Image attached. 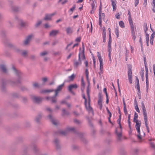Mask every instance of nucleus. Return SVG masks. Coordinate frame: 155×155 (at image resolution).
Returning <instances> with one entry per match:
<instances>
[{"instance_id": "16", "label": "nucleus", "mask_w": 155, "mask_h": 155, "mask_svg": "<svg viewBox=\"0 0 155 155\" xmlns=\"http://www.w3.org/2000/svg\"><path fill=\"white\" fill-rule=\"evenodd\" d=\"M11 9L12 11L15 12H18L20 10V7L15 6H12Z\"/></svg>"}, {"instance_id": "50", "label": "nucleus", "mask_w": 155, "mask_h": 155, "mask_svg": "<svg viewBox=\"0 0 155 155\" xmlns=\"http://www.w3.org/2000/svg\"><path fill=\"white\" fill-rule=\"evenodd\" d=\"M78 146L76 145H72V148L74 150H76L78 149Z\"/></svg>"}, {"instance_id": "29", "label": "nucleus", "mask_w": 155, "mask_h": 155, "mask_svg": "<svg viewBox=\"0 0 155 155\" xmlns=\"http://www.w3.org/2000/svg\"><path fill=\"white\" fill-rule=\"evenodd\" d=\"M144 120L146 127V128H148V126L147 116H144Z\"/></svg>"}, {"instance_id": "7", "label": "nucleus", "mask_w": 155, "mask_h": 155, "mask_svg": "<svg viewBox=\"0 0 155 155\" xmlns=\"http://www.w3.org/2000/svg\"><path fill=\"white\" fill-rule=\"evenodd\" d=\"M81 53H80L78 55V60L77 61L76 60H74V65L75 67H77L78 66L80 65L81 64V60L80 55Z\"/></svg>"}, {"instance_id": "12", "label": "nucleus", "mask_w": 155, "mask_h": 155, "mask_svg": "<svg viewBox=\"0 0 155 155\" xmlns=\"http://www.w3.org/2000/svg\"><path fill=\"white\" fill-rule=\"evenodd\" d=\"M48 117L53 124L55 125H57V122L51 114H49Z\"/></svg>"}, {"instance_id": "21", "label": "nucleus", "mask_w": 155, "mask_h": 155, "mask_svg": "<svg viewBox=\"0 0 155 155\" xmlns=\"http://www.w3.org/2000/svg\"><path fill=\"white\" fill-rule=\"evenodd\" d=\"M116 134L117 135V140H120L121 139L122 136L121 131L120 133H118L117 129L115 130Z\"/></svg>"}, {"instance_id": "19", "label": "nucleus", "mask_w": 155, "mask_h": 155, "mask_svg": "<svg viewBox=\"0 0 155 155\" xmlns=\"http://www.w3.org/2000/svg\"><path fill=\"white\" fill-rule=\"evenodd\" d=\"M141 106L143 116H147L146 108L143 102L141 103Z\"/></svg>"}, {"instance_id": "11", "label": "nucleus", "mask_w": 155, "mask_h": 155, "mask_svg": "<svg viewBox=\"0 0 155 155\" xmlns=\"http://www.w3.org/2000/svg\"><path fill=\"white\" fill-rule=\"evenodd\" d=\"M64 83H63V84L58 86L56 90L55 91V96H56L59 93L60 91L62 89V88L64 86Z\"/></svg>"}, {"instance_id": "63", "label": "nucleus", "mask_w": 155, "mask_h": 155, "mask_svg": "<svg viewBox=\"0 0 155 155\" xmlns=\"http://www.w3.org/2000/svg\"><path fill=\"white\" fill-rule=\"evenodd\" d=\"M128 20L130 25L133 24V21L131 18H128Z\"/></svg>"}, {"instance_id": "48", "label": "nucleus", "mask_w": 155, "mask_h": 155, "mask_svg": "<svg viewBox=\"0 0 155 155\" xmlns=\"http://www.w3.org/2000/svg\"><path fill=\"white\" fill-rule=\"evenodd\" d=\"M21 19L19 18L17 16H15L14 17V20L13 21H17L18 22L19 21V20H21Z\"/></svg>"}, {"instance_id": "8", "label": "nucleus", "mask_w": 155, "mask_h": 155, "mask_svg": "<svg viewBox=\"0 0 155 155\" xmlns=\"http://www.w3.org/2000/svg\"><path fill=\"white\" fill-rule=\"evenodd\" d=\"M33 37L32 35H28L24 41V45H28L30 41L31 40V38Z\"/></svg>"}, {"instance_id": "54", "label": "nucleus", "mask_w": 155, "mask_h": 155, "mask_svg": "<svg viewBox=\"0 0 155 155\" xmlns=\"http://www.w3.org/2000/svg\"><path fill=\"white\" fill-rule=\"evenodd\" d=\"M74 122L75 123L77 124H80L81 123V122L80 120H78L77 119H74Z\"/></svg>"}, {"instance_id": "33", "label": "nucleus", "mask_w": 155, "mask_h": 155, "mask_svg": "<svg viewBox=\"0 0 155 155\" xmlns=\"http://www.w3.org/2000/svg\"><path fill=\"white\" fill-rule=\"evenodd\" d=\"M62 111L63 112V114L62 115L64 116L65 115H68L69 114V112L65 110L64 109H62Z\"/></svg>"}, {"instance_id": "35", "label": "nucleus", "mask_w": 155, "mask_h": 155, "mask_svg": "<svg viewBox=\"0 0 155 155\" xmlns=\"http://www.w3.org/2000/svg\"><path fill=\"white\" fill-rule=\"evenodd\" d=\"M85 74L86 76V79H87V81H88V83H89V81H88V74H89V72H88V69H87V68H86L85 69Z\"/></svg>"}, {"instance_id": "27", "label": "nucleus", "mask_w": 155, "mask_h": 155, "mask_svg": "<svg viewBox=\"0 0 155 155\" xmlns=\"http://www.w3.org/2000/svg\"><path fill=\"white\" fill-rule=\"evenodd\" d=\"M42 116V114H39L38 116H37L35 118V121L38 123L39 122V120L41 118Z\"/></svg>"}, {"instance_id": "4", "label": "nucleus", "mask_w": 155, "mask_h": 155, "mask_svg": "<svg viewBox=\"0 0 155 155\" xmlns=\"http://www.w3.org/2000/svg\"><path fill=\"white\" fill-rule=\"evenodd\" d=\"M31 98L34 102L38 104L41 103L44 99L42 97L34 95H31Z\"/></svg>"}, {"instance_id": "23", "label": "nucleus", "mask_w": 155, "mask_h": 155, "mask_svg": "<svg viewBox=\"0 0 155 155\" xmlns=\"http://www.w3.org/2000/svg\"><path fill=\"white\" fill-rule=\"evenodd\" d=\"M111 39H109V41L108 42V52H111Z\"/></svg>"}, {"instance_id": "2", "label": "nucleus", "mask_w": 155, "mask_h": 155, "mask_svg": "<svg viewBox=\"0 0 155 155\" xmlns=\"http://www.w3.org/2000/svg\"><path fill=\"white\" fill-rule=\"evenodd\" d=\"M89 86H88V87H87V97L88 98V106H87V99L85 97L84 95H83V98L84 99L85 101H84V104L85 106V107L87 110L89 111H91L92 112V113H93V111L92 110V108L91 107L90 105V94H89Z\"/></svg>"}, {"instance_id": "49", "label": "nucleus", "mask_w": 155, "mask_h": 155, "mask_svg": "<svg viewBox=\"0 0 155 155\" xmlns=\"http://www.w3.org/2000/svg\"><path fill=\"white\" fill-rule=\"evenodd\" d=\"M100 69L101 71L102 69H103V61L100 62Z\"/></svg>"}, {"instance_id": "43", "label": "nucleus", "mask_w": 155, "mask_h": 155, "mask_svg": "<svg viewBox=\"0 0 155 155\" xmlns=\"http://www.w3.org/2000/svg\"><path fill=\"white\" fill-rule=\"evenodd\" d=\"M136 101V106H135V109L137 111L138 113L140 112V110L138 107V105H137V102L136 101V100H135Z\"/></svg>"}, {"instance_id": "51", "label": "nucleus", "mask_w": 155, "mask_h": 155, "mask_svg": "<svg viewBox=\"0 0 155 155\" xmlns=\"http://www.w3.org/2000/svg\"><path fill=\"white\" fill-rule=\"evenodd\" d=\"M134 122H135L136 123V125H141V122L140 121H138L137 120V119L136 120V121H134Z\"/></svg>"}, {"instance_id": "24", "label": "nucleus", "mask_w": 155, "mask_h": 155, "mask_svg": "<svg viewBox=\"0 0 155 155\" xmlns=\"http://www.w3.org/2000/svg\"><path fill=\"white\" fill-rule=\"evenodd\" d=\"M111 1L112 2V5L113 7V10L114 11L116 9V5L115 2L113 0H112Z\"/></svg>"}, {"instance_id": "62", "label": "nucleus", "mask_w": 155, "mask_h": 155, "mask_svg": "<svg viewBox=\"0 0 155 155\" xmlns=\"http://www.w3.org/2000/svg\"><path fill=\"white\" fill-rule=\"evenodd\" d=\"M75 5H74L73 7L72 8H71L69 10V11H71V12H73L74 10L75 9Z\"/></svg>"}, {"instance_id": "39", "label": "nucleus", "mask_w": 155, "mask_h": 155, "mask_svg": "<svg viewBox=\"0 0 155 155\" xmlns=\"http://www.w3.org/2000/svg\"><path fill=\"white\" fill-rule=\"evenodd\" d=\"M97 57L99 60V62L103 61V59L101 58V54L99 52H97Z\"/></svg>"}, {"instance_id": "20", "label": "nucleus", "mask_w": 155, "mask_h": 155, "mask_svg": "<svg viewBox=\"0 0 155 155\" xmlns=\"http://www.w3.org/2000/svg\"><path fill=\"white\" fill-rule=\"evenodd\" d=\"M67 34L68 35L71 34L73 32L72 28L70 27H67L66 29Z\"/></svg>"}, {"instance_id": "55", "label": "nucleus", "mask_w": 155, "mask_h": 155, "mask_svg": "<svg viewBox=\"0 0 155 155\" xmlns=\"http://www.w3.org/2000/svg\"><path fill=\"white\" fill-rule=\"evenodd\" d=\"M13 21L12 22L11 21H9L8 23L9 24V26L11 27H13Z\"/></svg>"}, {"instance_id": "5", "label": "nucleus", "mask_w": 155, "mask_h": 155, "mask_svg": "<svg viewBox=\"0 0 155 155\" xmlns=\"http://www.w3.org/2000/svg\"><path fill=\"white\" fill-rule=\"evenodd\" d=\"M128 80L129 83L130 84H132V67L131 66L128 65Z\"/></svg>"}, {"instance_id": "17", "label": "nucleus", "mask_w": 155, "mask_h": 155, "mask_svg": "<svg viewBox=\"0 0 155 155\" xmlns=\"http://www.w3.org/2000/svg\"><path fill=\"white\" fill-rule=\"evenodd\" d=\"M54 143L56 148L58 149H59L60 148V146L58 140L57 138L55 139L54 140Z\"/></svg>"}, {"instance_id": "22", "label": "nucleus", "mask_w": 155, "mask_h": 155, "mask_svg": "<svg viewBox=\"0 0 155 155\" xmlns=\"http://www.w3.org/2000/svg\"><path fill=\"white\" fill-rule=\"evenodd\" d=\"M28 148L27 146L24 147L23 149V154L22 155H28L27 153L28 150Z\"/></svg>"}, {"instance_id": "31", "label": "nucleus", "mask_w": 155, "mask_h": 155, "mask_svg": "<svg viewBox=\"0 0 155 155\" xmlns=\"http://www.w3.org/2000/svg\"><path fill=\"white\" fill-rule=\"evenodd\" d=\"M48 54V52L46 51H44L41 52L40 55L41 57H44Z\"/></svg>"}, {"instance_id": "57", "label": "nucleus", "mask_w": 155, "mask_h": 155, "mask_svg": "<svg viewBox=\"0 0 155 155\" xmlns=\"http://www.w3.org/2000/svg\"><path fill=\"white\" fill-rule=\"evenodd\" d=\"M106 110H107V113L109 114V116H110V117H111V115H112V114L111 113H110V112L109 111V110L108 108L107 107L106 108Z\"/></svg>"}, {"instance_id": "60", "label": "nucleus", "mask_w": 155, "mask_h": 155, "mask_svg": "<svg viewBox=\"0 0 155 155\" xmlns=\"http://www.w3.org/2000/svg\"><path fill=\"white\" fill-rule=\"evenodd\" d=\"M116 18L117 19H119L120 18V14L119 13H117L115 15Z\"/></svg>"}, {"instance_id": "1", "label": "nucleus", "mask_w": 155, "mask_h": 155, "mask_svg": "<svg viewBox=\"0 0 155 155\" xmlns=\"http://www.w3.org/2000/svg\"><path fill=\"white\" fill-rule=\"evenodd\" d=\"M12 70L13 73L17 77V81H15L11 79L6 80L5 79H2L1 80L0 89L2 92H4L6 91V86L8 84H9L12 86H15L21 83L22 73L20 71L17 70L13 66L12 67Z\"/></svg>"}, {"instance_id": "25", "label": "nucleus", "mask_w": 155, "mask_h": 155, "mask_svg": "<svg viewBox=\"0 0 155 155\" xmlns=\"http://www.w3.org/2000/svg\"><path fill=\"white\" fill-rule=\"evenodd\" d=\"M78 135L82 139V140L83 142L84 143H86L87 142V140H86L83 137V134L81 133H78Z\"/></svg>"}, {"instance_id": "41", "label": "nucleus", "mask_w": 155, "mask_h": 155, "mask_svg": "<svg viewBox=\"0 0 155 155\" xmlns=\"http://www.w3.org/2000/svg\"><path fill=\"white\" fill-rule=\"evenodd\" d=\"M143 27L144 28V32L145 33H146V31H147L148 29L147 25L146 23H144Z\"/></svg>"}, {"instance_id": "34", "label": "nucleus", "mask_w": 155, "mask_h": 155, "mask_svg": "<svg viewBox=\"0 0 155 155\" xmlns=\"http://www.w3.org/2000/svg\"><path fill=\"white\" fill-rule=\"evenodd\" d=\"M146 41L147 44V46H148L149 45V35L147 33H146Z\"/></svg>"}, {"instance_id": "59", "label": "nucleus", "mask_w": 155, "mask_h": 155, "mask_svg": "<svg viewBox=\"0 0 155 155\" xmlns=\"http://www.w3.org/2000/svg\"><path fill=\"white\" fill-rule=\"evenodd\" d=\"M143 60H144V62L145 67H147V62L146 61V59L145 57H143Z\"/></svg>"}, {"instance_id": "36", "label": "nucleus", "mask_w": 155, "mask_h": 155, "mask_svg": "<svg viewBox=\"0 0 155 155\" xmlns=\"http://www.w3.org/2000/svg\"><path fill=\"white\" fill-rule=\"evenodd\" d=\"M20 98L22 101L24 103H26L27 101V99L26 97L21 96Z\"/></svg>"}, {"instance_id": "30", "label": "nucleus", "mask_w": 155, "mask_h": 155, "mask_svg": "<svg viewBox=\"0 0 155 155\" xmlns=\"http://www.w3.org/2000/svg\"><path fill=\"white\" fill-rule=\"evenodd\" d=\"M51 18L49 14H46L45 15V16L44 18V19L45 20H51Z\"/></svg>"}, {"instance_id": "10", "label": "nucleus", "mask_w": 155, "mask_h": 155, "mask_svg": "<svg viewBox=\"0 0 155 155\" xmlns=\"http://www.w3.org/2000/svg\"><path fill=\"white\" fill-rule=\"evenodd\" d=\"M0 68L2 72L6 74L8 73V69L6 66L4 64H1L0 65Z\"/></svg>"}, {"instance_id": "52", "label": "nucleus", "mask_w": 155, "mask_h": 155, "mask_svg": "<svg viewBox=\"0 0 155 155\" xmlns=\"http://www.w3.org/2000/svg\"><path fill=\"white\" fill-rule=\"evenodd\" d=\"M155 35V31H153V33L152 34L150 37V39L153 40L154 37Z\"/></svg>"}, {"instance_id": "28", "label": "nucleus", "mask_w": 155, "mask_h": 155, "mask_svg": "<svg viewBox=\"0 0 155 155\" xmlns=\"http://www.w3.org/2000/svg\"><path fill=\"white\" fill-rule=\"evenodd\" d=\"M54 90H45L41 91H40L41 93H45L48 92H51L53 91Z\"/></svg>"}, {"instance_id": "64", "label": "nucleus", "mask_w": 155, "mask_h": 155, "mask_svg": "<svg viewBox=\"0 0 155 155\" xmlns=\"http://www.w3.org/2000/svg\"><path fill=\"white\" fill-rule=\"evenodd\" d=\"M36 56L35 55H31L30 56V58L31 60H34L35 59Z\"/></svg>"}, {"instance_id": "38", "label": "nucleus", "mask_w": 155, "mask_h": 155, "mask_svg": "<svg viewBox=\"0 0 155 155\" xmlns=\"http://www.w3.org/2000/svg\"><path fill=\"white\" fill-rule=\"evenodd\" d=\"M145 70L146 71V79H148V69L147 67H145Z\"/></svg>"}, {"instance_id": "13", "label": "nucleus", "mask_w": 155, "mask_h": 155, "mask_svg": "<svg viewBox=\"0 0 155 155\" xmlns=\"http://www.w3.org/2000/svg\"><path fill=\"white\" fill-rule=\"evenodd\" d=\"M56 97L54 95L53 97H46V99L47 100H51L53 103H55L57 101V99L55 98Z\"/></svg>"}, {"instance_id": "26", "label": "nucleus", "mask_w": 155, "mask_h": 155, "mask_svg": "<svg viewBox=\"0 0 155 155\" xmlns=\"http://www.w3.org/2000/svg\"><path fill=\"white\" fill-rule=\"evenodd\" d=\"M12 96L13 98H20L21 96L18 94L16 93H12Z\"/></svg>"}, {"instance_id": "32", "label": "nucleus", "mask_w": 155, "mask_h": 155, "mask_svg": "<svg viewBox=\"0 0 155 155\" xmlns=\"http://www.w3.org/2000/svg\"><path fill=\"white\" fill-rule=\"evenodd\" d=\"M33 87L34 88H39L40 87V85L38 83L35 82L33 84Z\"/></svg>"}, {"instance_id": "15", "label": "nucleus", "mask_w": 155, "mask_h": 155, "mask_svg": "<svg viewBox=\"0 0 155 155\" xmlns=\"http://www.w3.org/2000/svg\"><path fill=\"white\" fill-rule=\"evenodd\" d=\"M59 33L58 30H53L51 31L49 33L50 36H54L56 35Z\"/></svg>"}, {"instance_id": "46", "label": "nucleus", "mask_w": 155, "mask_h": 155, "mask_svg": "<svg viewBox=\"0 0 155 155\" xmlns=\"http://www.w3.org/2000/svg\"><path fill=\"white\" fill-rule=\"evenodd\" d=\"M92 10H94L95 9V5L93 0V2L91 4Z\"/></svg>"}, {"instance_id": "6", "label": "nucleus", "mask_w": 155, "mask_h": 155, "mask_svg": "<svg viewBox=\"0 0 155 155\" xmlns=\"http://www.w3.org/2000/svg\"><path fill=\"white\" fill-rule=\"evenodd\" d=\"M32 149L33 153L35 155H39V150L37 146L33 144L31 146Z\"/></svg>"}, {"instance_id": "9", "label": "nucleus", "mask_w": 155, "mask_h": 155, "mask_svg": "<svg viewBox=\"0 0 155 155\" xmlns=\"http://www.w3.org/2000/svg\"><path fill=\"white\" fill-rule=\"evenodd\" d=\"M98 104L99 106L100 109V110H101L102 107V97L101 96V94L99 93L98 95Z\"/></svg>"}, {"instance_id": "37", "label": "nucleus", "mask_w": 155, "mask_h": 155, "mask_svg": "<svg viewBox=\"0 0 155 155\" xmlns=\"http://www.w3.org/2000/svg\"><path fill=\"white\" fill-rule=\"evenodd\" d=\"M119 24L121 28H124L125 27L124 23L122 21H120L119 22Z\"/></svg>"}, {"instance_id": "3", "label": "nucleus", "mask_w": 155, "mask_h": 155, "mask_svg": "<svg viewBox=\"0 0 155 155\" xmlns=\"http://www.w3.org/2000/svg\"><path fill=\"white\" fill-rule=\"evenodd\" d=\"M74 130V128L73 127H68L65 130H60L57 132L56 133L57 134H60L62 135H65L70 131Z\"/></svg>"}, {"instance_id": "40", "label": "nucleus", "mask_w": 155, "mask_h": 155, "mask_svg": "<svg viewBox=\"0 0 155 155\" xmlns=\"http://www.w3.org/2000/svg\"><path fill=\"white\" fill-rule=\"evenodd\" d=\"M137 88L138 91V94L139 95V94L140 93V85H139V83H137Z\"/></svg>"}, {"instance_id": "47", "label": "nucleus", "mask_w": 155, "mask_h": 155, "mask_svg": "<svg viewBox=\"0 0 155 155\" xmlns=\"http://www.w3.org/2000/svg\"><path fill=\"white\" fill-rule=\"evenodd\" d=\"M28 52L27 51L23 50L21 52V54L24 56H25L27 54Z\"/></svg>"}, {"instance_id": "14", "label": "nucleus", "mask_w": 155, "mask_h": 155, "mask_svg": "<svg viewBox=\"0 0 155 155\" xmlns=\"http://www.w3.org/2000/svg\"><path fill=\"white\" fill-rule=\"evenodd\" d=\"M78 86L76 84H71L68 87V90L69 91H71L73 89H76Z\"/></svg>"}, {"instance_id": "53", "label": "nucleus", "mask_w": 155, "mask_h": 155, "mask_svg": "<svg viewBox=\"0 0 155 155\" xmlns=\"http://www.w3.org/2000/svg\"><path fill=\"white\" fill-rule=\"evenodd\" d=\"M41 23V21H38L37 22L36 24L35 25V27H37L39 26Z\"/></svg>"}, {"instance_id": "56", "label": "nucleus", "mask_w": 155, "mask_h": 155, "mask_svg": "<svg viewBox=\"0 0 155 155\" xmlns=\"http://www.w3.org/2000/svg\"><path fill=\"white\" fill-rule=\"evenodd\" d=\"M146 88H147V90L148 89V86H149L148 79H146Z\"/></svg>"}, {"instance_id": "61", "label": "nucleus", "mask_w": 155, "mask_h": 155, "mask_svg": "<svg viewBox=\"0 0 155 155\" xmlns=\"http://www.w3.org/2000/svg\"><path fill=\"white\" fill-rule=\"evenodd\" d=\"M101 22H102V20L101 19V17L100 16H99V25L101 26Z\"/></svg>"}, {"instance_id": "42", "label": "nucleus", "mask_w": 155, "mask_h": 155, "mask_svg": "<svg viewBox=\"0 0 155 155\" xmlns=\"http://www.w3.org/2000/svg\"><path fill=\"white\" fill-rule=\"evenodd\" d=\"M75 77V76L74 74H72L71 76L69 77V79L71 81H73Z\"/></svg>"}, {"instance_id": "18", "label": "nucleus", "mask_w": 155, "mask_h": 155, "mask_svg": "<svg viewBox=\"0 0 155 155\" xmlns=\"http://www.w3.org/2000/svg\"><path fill=\"white\" fill-rule=\"evenodd\" d=\"M18 24L19 25L22 27H24L27 25V24L26 22L24 21L22 19L19 20Z\"/></svg>"}, {"instance_id": "58", "label": "nucleus", "mask_w": 155, "mask_h": 155, "mask_svg": "<svg viewBox=\"0 0 155 155\" xmlns=\"http://www.w3.org/2000/svg\"><path fill=\"white\" fill-rule=\"evenodd\" d=\"M143 70H142V71L140 73V75L141 77V78L142 79V80H143V76H144V73H143Z\"/></svg>"}, {"instance_id": "45", "label": "nucleus", "mask_w": 155, "mask_h": 155, "mask_svg": "<svg viewBox=\"0 0 155 155\" xmlns=\"http://www.w3.org/2000/svg\"><path fill=\"white\" fill-rule=\"evenodd\" d=\"M140 125H135V127L137 130L138 133H140Z\"/></svg>"}, {"instance_id": "44", "label": "nucleus", "mask_w": 155, "mask_h": 155, "mask_svg": "<svg viewBox=\"0 0 155 155\" xmlns=\"http://www.w3.org/2000/svg\"><path fill=\"white\" fill-rule=\"evenodd\" d=\"M138 117V115L137 113L135 112L134 115V121H136V120L137 119Z\"/></svg>"}]
</instances>
